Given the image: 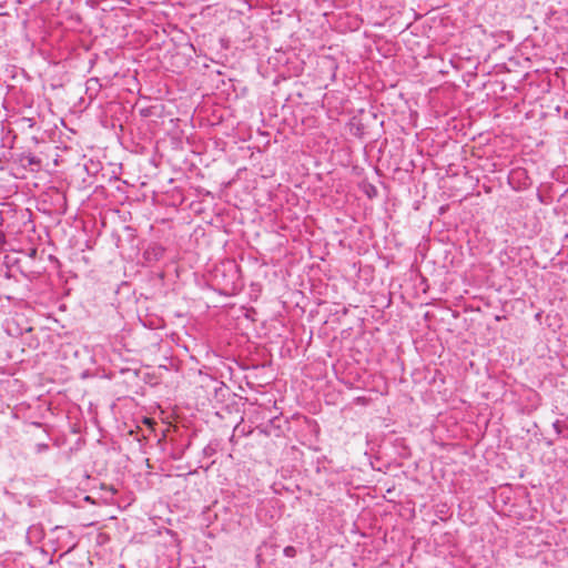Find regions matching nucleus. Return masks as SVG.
I'll return each instance as SVG.
<instances>
[{
	"mask_svg": "<svg viewBox=\"0 0 568 568\" xmlns=\"http://www.w3.org/2000/svg\"><path fill=\"white\" fill-rule=\"evenodd\" d=\"M528 175L525 169L517 168L509 172L508 182L515 190L526 189L529 185Z\"/></svg>",
	"mask_w": 568,
	"mask_h": 568,
	"instance_id": "1",
	"label": "nucleus"
},
{
	"mask_svg": "<svg viewBox=\"0 0 568 568\" xmlns=\"http://www.w3.org/2000/svg\"><path fill=\"white\" fill-rule=\"evenodd\" d=\"M165 248L160 244H151L143 252V257L148 263H154L163 258Z\"/></svg>",
	"mask_w": 568,
	"mask_h": 568,
	"instance_id": "2",
	"label": "nucleus"
},
{
	"mask_svg": "<svg viewBox=\"0 0 568 568\" xmlns=\"http://www.w3.org/2000/svg\"><path fill=\"white\" fill-rule=\"evenodd\" d=\"M552 427L557 436H561L562 438L568 439V417L556 419L552 423Z\"/></svg>",
	"mask_w": 568,
	"mask_h": 568,
	"instance_id": "3",
	"label": "nucleus"
},
{
	"mask_svg": "<svg viewBox=\"0 0 568 568\" xmlns=\"http://www.w3.org/2000/svg\"><path fill=\"white\" fill-rule=\"evenodd\" d=\"M284 552V556L288 557V558H293L296 556L297 554V550L294 546H286L283 550Z\"/></svg>",
	"mask_w": 568,
	"mask_h": 568,
	"instance_id": "4",
	"label": "nucleus"
},
{
	"mask_svg": "<svg viewBox=\"0 0 568 568\" xmlns=\"http://www.w3.org/2000/svg\"><path fill=\"white\" fill-rule=\"evenodd\" d=\"M27 160H28V163H29L30 165H37V166H40V164H41L40 159H39V158H37V156H34V155H29V156L27 158Z\"/></svg>",
	"mask_w": 568,
	"mask_h": 568,
	"instance_id": "5",
	"label": "nucleus"
},
{
	"mask_svg": "<svg viewBox=\"0 0 568 568\" xmlns=\"http://www.w3.org/2000/svg\"><path fill=\"white\" fill-rule=\"evenodd\" d=\"M48 449H49V445H48V444H44V443H39V444H37V446H36V452H37L38 454L43 453V452H47Z\"/></svg>",
	"mask_w": 568,
	"mask_h": 568,
	"instance_id": "6",
	"label": "nucleus"
},
{
	"mask_svg": "<svg viewBox=\"0 0 568 568\" xmlns=\"http://www.w3.org/2000/svg\"><path fill=\"white\" fill-rule=\"evenodd\" d=\"M2 243H4V236H3V234H1V233H0V245H1Z\"/></svg>",
	"mask_w": 568,
	"mask_h": 568,
	"instance_id": "7",
	"label": "nucleus"
}]
</instances>
